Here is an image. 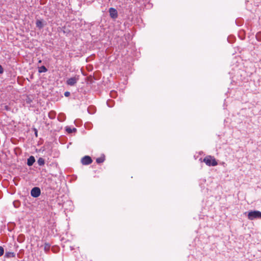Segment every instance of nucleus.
Instances as JSON below:
<instances>
[{
    "label": "nucleus",
    "mask_w": 261,
    "mask_h": 261,
    "mask_svg": "<svg viewBox=\"0 0 261 261\" xmlns=\"http://www.w3.org/2000/svg\"><path fill=\"white\" fill-rule=\"evenodd\" d=\"M247 214V218L250 220L255 219H261V212L257 210H250L248 212H245V215Z\"/></svg>",
    "instance_id": "f257e3e1"
},
{
    "label": "nucleus",
    "mask_w": 261,
    "mask_h": 261,
    "mask_svg": "<svg viewBox=\"0 0 261 261\" xmlns=\"http://www.w3.org/2000/svg\"><path fill=\"white\" fill-rule=\"evenodd\" d=\"M203 162L208 166H216L218 164L217 160L212 155H206L204 158Z\"/></svg>",
    "instance_id": "f03ea898"
},
{
    "label": "nucleus",
    "mask_w": 261,
    "mask_h": 261,
    "mask_svg": "<svg viewBox=\"0 0 261 261\" xmlns=\"http://www.w3.org/2000/svg\"><path fill=\"white\" fill-rule=\"evenodd\" d=\"M31 195L34 198H37L41 195V190L38 187L33 188L30 192Z\"/></svg>",
    "instance_id": "7ed1b4c3"
},
{
    "label": "nucleus",
    "mask_w": 261,
    "mask_h": 261,
    "mask_svg": "<svg viewBox=\"0 0 261 261\" xmlns=\"http://www.w3.org/2000/svg\"><path fill=\"white\" fill-rule=\"evenodd\" d=\"M81 162L83 165H89L92 163L93 160L90 156L85 155L81 159Z\"/></svg>",
    "instance_id": "20e7f679"
},
{
    "label": "nucleus",
    "mask_w": 261,
    "mask_h": 261,
    "mask_svg": "<svg viewBox=\"0 0 261 261\" xmlns=\"http://www.w3.org/2000/svg\"><path fill=\"white\" fill-rule=\"evenodd\" d=\"M110 17L113 19H116L118 17L117 10L114 8H110L108 11Z\"/></svg>",
    "instance_id": "39448f33"
},
{
    "label": "nucleus",
    "mask_w": 261,
    "mask_h": 261,
    "mask_svg": "<svg viewBox=\"0 0 261 261\" xmlns=\"http://www.w3.org/2000/svg\"><path fill=\"white\" fill-rule=\"evenodd\" d=\"M79 80V75H77V76L70 77L67 79V80L66 81V84L68 85L72 86H74L77 83Z\"/></svg>",
    "instance_id": "423d86ee"
},
{
    "label": "nucleus",
    "mask_w": 261,
    "mask_h": 261,
    "mask_svg": "<svg viewBox=\"0 0 261 261\" xmlns=\"http://www.w3.org/2000/svg\"><path fill=\"white\" fill-rule=\"evenodd\" d=\"M47 24L46 21L43 19H37L36 21V25L39 30H41L44 28V27Z\"/></svg>",
    "instance_id": "0eeeda50"
},
{
    "label": "nucleus",
    "mask_w": 261,
    "mask_h": 261,
    "mask_svg": "<svg viewBox=\"0 0 261 261\" xmlns=\"http://www.w3.org/2000/svg\"><path fill=\"white\" fill-rule=\"evenodd\" d=\"M36 160L34 156L31 155L27 159V165L28 166H32L35 162Z\"/></svg>",
    "instance_id": "6e6552de"
},
{
    "label": "nucleus",
    "mask_w": 261,
    "mask_h": 261,
    "mask_svg": "<svg viewBox=\"0 0 261 261\" xmlns=\"http://www.w3.org/2000/svg\"><path fill=\"white\" fill-rule=\"evenodd\" d=\"M88 112L90 114H93L96 111V107L93 105H91L87 109Z\"/></svg>",
    "instance_id": "1a4fd4ad"
},
{
    "label": "nucleus",
    "mask_w": 261,
    "mask_h": 261,
    "mask_svg": "<svg viewBox=\"0 0 261 261\" xmlns=\"http://www.w3.org/2000/svg\"><path fill=\"white\" fill-rule=\"evenodd\" d=\"M65 130L69 134H72L73 133H76L77 132V129L76 128L73 127L72 128L69 126H67L65 127Z\"/></svg>",
    "instance_id": "9d476101"
},
{
    "label": "nucleus",
    "mask_w": 261,
    "mask_h": 261,
    "mask_svg": "<svg viewBox=\"0 0 261 261\" xmlns=\"http://www.w3.org/2000/svg\"><path fill=\"white\" fill-rule=\"evenodd\" d=\"M106 160L105 155L104 154H102L100 157L96 159V162L98 164L102 163Z\"/></svg>",
    "instance_id": "9b49d317"
},
{
    "label": "nucleus",
    "mask_w": 261,
    "mask_h": 261,
    "mask_svg": "<svg viewBox=\"0 0 261 261\" xmlns=\"http://www.w3.org/2000/svg\"><path fill=\"white\" fill-rule=\"evenodd\" d=\"M25 235L21 233V234H19L18 236L17 237V241L19 243H23L25 241Z\"/></svg>",
    "instance_id": "f8f14e48"
},
{
    "label": "nucleus",
    "mask_w": 261,
    "mask_h": 261,
    "mask_svg": "<svg viewBox=\"0 0 261 261\" xmlns=\"http://www.w3.org/2000/svg\"><path fill=\"white\" fill-rule=\"evenodd\" d=\"M50 247H51V246H50V244L48 243H45L44 244V251L46 253H48L49 252V251H50Z\"/></svg>",
    "instance_id": "ddd939ff"
},
{
    "label": "nucleus",
    "mask_w": 261,
    "mask_h": 261,
    "mask_svg": "<svg viewBox=\"0 0 261 261\" xmlns=\"http://www.w3.org/2000/svg\"><path fill=\"white\" fill-rule=\"evenodd\" d=\"M4 256L6 258L15 257V253L13 252H6Z\"/></svg>",
    "instance_id": "4468645a"
},
{
    "label": "nucleus",
    "mask_w": 261,
    "mask_h": 261,
    "mask_svg": "<svg viewBox=\"0 0 261 261\" xmlns=\"http://www.w3.org/2000/svg\"><path fill=\"white\" fill-rule=\"evenodd\" d=\"M38 68L39 73L46 72L48 71L47 68L44 65L38 67Z\"/></svg>",
    "instance_id": "2eb2a0df"
},
{
    "label": "nucleus",
    "mask_w": 261,
    "mask_h": 261,
    "mask_svg": "<svg viewBox=\"0 0 261 261\" xmlns=\"http://www.w3.org/2000/svg\"><path fill=\"white\" fill-rule=\"evenodd\" d=\"M45 163V159L42 158L40 157L37 160V163L40 166H43Z\"/></svg>",
    "instance_id": "dca6fc26"
},
{
    "label": "nucleus",
    "mask_w": 261,
    "mask_h": 261,
    "mask_svg": "<svg viewBox=\"0 0 261 261\" xmlns=\"http://www.w3.org/2000/svg\"><path fill=\"white\" fill-rule=\"evenodd\" d=\"M51 251L53 253H57L60 251V247L57 245H54L51 247Z\"/></svg>",
    "instance_id": "f3484780"
},
{
    "label": "nucleus",
    "mask_w": 261,
    "mask_h": 261,
    "mask_svg": "<svg viewBox=\"0 0 261 261\" xmlns=\"http://www.w3.org/2000/svg\"><path fill=\"white\" fill-rule=\"evenodd\" d=\"M107 104L109 107L112 108L114 106L115 101L112 99H108Z\"/></svg>",
    "instance_id": "a211bd4d"
},
{
    "label": "nucleus",
    "mask_w": 261,
    "mask_h": 261,
    "mask_svg": "<svg viewBox=\"0 0 261 261\" xmlns=\"http://www.w3.org/2000/svg\"><path fill=\"white\" fill-rule=\"evenodd\" d=\"M65 116L63 114H60L58 117V119L60 122H63L65 120Z\"/></svg>",
    "instance_id": "6ab92c4d"
},
{
    "label": "nucleus",
    "mask_w": 261,
    "mask_h": 261,
    "mask_svg": "<svg viewBox=\"0 0 261 261\" xmlns=\"http://www.w3.org/2000/svg\"><path fill=\"white\" fill-rule=\"evenodd\" d=\"M48 117L49 118L53 119L56 117V112L54 111H51L48 113Z\"/></svg>",
    "instance_id": "aec40b11"
},
{
    "label": "nucleus",
    "mask_w": 261,
    "mask_h": 261,
    "mask_svg": "<svg viewBox=\"0 0 261 261\" xmlns=\"http://www.w3.org/2000/svg\"><path fill=\"white\" fill-rule=\"evenodd\" d=\"M13 204L15 208H18L20 205V202L18 200H14Z\"/></svg>",
    "instance_id": "412c9836"
},
{
    "label": "nucleus",
    "mask_w": 261,
    "mask_h": 261,
    "mask_svg": "<svg viewBox=\"0 0 261 261\" xmlns=\"http://www.w3.org/2000/svg\"><path fill=\"white\" fill-rule=\"evenodd\" d=\"M21 150L19 147H16L14 149V153L16 155L20 154Z\"/></svg>",
    "instance_id": "4be33fe9"
},
{
    "label": "nucleus",
    "mask_w": 261,
    "mask_h": 261,
    "mask_svg": "<svg viewBox=\"0 0 261 261\" xmlns=\"http://www.w3.org/2000/svg\"><path fill=\"white\" fill-rule=\"evenodd\" d=\"M255 37L257 41H261V32L257 33Z\"/></svg>",
    "instance_id": "5701e85b"
},
{
    "label": "nucleus",
    "mask_w": 261,
    "mask_h": 261,
    "mask_svg": "<svg viewBox=\"0 0 261 261\" xmlns=\"http://www.w3.org/2000/svg\"><path fill=\"white\" fill-rule=\"evenodd\" d=\"M25 102L28 104H31L33 102V99L29 96H27L25 99Z\"/></svg>",
    "instance_id": "b1692460"
},
{
    "label": "nucleus",
    "mask_w": 261,
    "mask_h": 261,
    "mask_svg": "<svg viewBox=\"0 0 261 261\" xmlns=\"http://www.w3.org/2000/svg\"><path fill=\"white\" fill-rule=\"evenodd\" d=\"M74 123L77 126H79L81 125L82 121L81 120H75L74 121Z\"/></svg>",
    "instance_id": "393cba45"
},
{
    "label": "nucleus",
    "mask_w": 261,
    "mask_h": 261,
    "mask_svg": "<svg viewBox=\"0 0 261 261\" xmlns=\"http://www.w3.org/2000/svg\"><path fill=\"white\" fill-rule=\"evenodd\" d=\"M5 252L4 248L0 246V257L4 255Z\"/></svg>",
    "instance_id": "a878e982"
},
{
    "label": "nucleus",
    "mask_w": 261,
    "mask_h": 261,
    "mask_svg": "<svg viewBox=\"0 0 261 261\" xmlns=\"http://www.w3.org/2000/svg\"><path fill=\"white\" fill-rule=\"evenodd\" d=\"M117 92L115 91H112L110 93L111 97H114L115 95H116Z\"/></svg>",
    "instance_id": "bb28decb"
},
{
    "label": "nucleus",
    "mask_w": 261,
    "mask_h": 261,
    "mask_svg": "<svg viewBox=\"0 0 261 261\" xmlns=\"http://www.w3.org/2000/svg\"><path fill=\"white\" fill-rule=\"evenodd\" d=\"M34 132L35 135L36 137H38V130L37 128L34 127L32 128Z\"/></svg>",
    "instance_id": "cd10ccee"
},
{
    "label": "nucleus",
    "mask_w": 261,
    "mask_h": 261,
    "mask_svg": "<svg viewBox=\"0 0 261 261\" xmlns=\"http://www.w3.org/2000/svg\"><path fill=\"white\" fill-rule=\"evenodd\" d=\"M4 109L6 111H10L11 108L8 105H5L4 107Z\"/></svg>",
    "instance_id": "c85d7f7f"
},
{
    "label": "nucleus",
    "mask_w": 261,
    "mask_h": 261,
    "mask_svg": "<svg viewBox=\"0 0 261 261\" xmlns=\"http://www.w3.org/2000/svg\"><path fill=\"white\" fill-rule=\"evenodd\" d=\"M4 72V69L3 66L0 64V74H2Z\"/></svg>",
    "instance_id": "c756f323"
},
{
    "label": "nucleus",
    "mask_w": 261,
    "mask_h": 261,
    "mask_svg": "<svg viewBox=\"0 0 261 261\" xmlns=\"http://www.w3.org/2000/svg\"><path fill=\"white\" fill-rule=\"evenodd\" d=\"M70 95V93L69 91H66L64 92V96L65 97H69Z\"/></svg>",
    "instance_id": "7c9ffc66"
},
{
    "label": "nucleus",
    "mask_w": 261,
    "mask_h": 261,
    "mask_svg": "<svg viewBox=\"0 0 261 261\" xmlns=\"http://www.w3.org/2000/svg\"><path fill=\"white\" fill-rule=\"evenodd\" d=\"M234 39H235V38H232V40H230V37H228V42H230V43H233V42H234Z\"/></svg>",
    "instance_id": "2f4dec72"
},
{
    "label": "nucleus",
    "mask_w": 261,
    "mask_h": 261,
    "mask_svg": "<svg viewBox=\"0 0 261 261\" xmlns=\"http://www.w3.org/2000/svg\"><path fill=\"white\" fill-rule=\"evenodd\" d=\"M21 77L20 76H18L17 78V82L19 84H21V83H20V82H19V80H20Z\"/></svg>",
    "instance_id": "473e14b6"
},
{
    "label": "nucleus",
    "mask_w": 261,
    "mask_h": 261,
    "mask_svg": "<svg viewBox=\"0 0 261 261\" xmlns=\"http://www.w3.org/2000/svg\"><path fill=\"white\" fill-rule=\"evenodd\" d=\"M42 62V61L41 60H40L39 61H38V63H41Z\"/></svg>",
    "instance_id": "72a5a7b5"
},
{
    "label": "nucleus",
    "mask_w": 261,
    "mask_h": 261,
    "mask_svg": "<svg viewBox=\"0 0 261 261\" xmlns=\"http://www.w3.org/2000/svg\"><path fill=\"white\" fill-rule=\"evenodd\" d=\"M17 255H18V257L20 258V256H19V253L17 254Z\"/></svg>",
    "instance_id": "f704fd0d"
},
{
    "label": "nucleus",
    "mask_w": 261,
    "mask_h": 261,
    "mask_svg": "<svg viewBox=\"0 0 261 261\" xmlns=\"http://www.w3.org/2000/svg\"><path fill=\"white\" fill-rule=\"evenodd\" d=\"M245 39V37H244L243 38H241V39H242V40H243V39Z\"/></svg>",
    "instance_id": "c9c22d12"
},
{
    "label": "nucleus",
    "mask_w": 261,
    "mask_h": 261,
    "mask_svg": "<svg viewBox=\"0 0 261 261\" xmlns=\"http://www.w3.org/2000/svg\"><path fill=\"white\" fill-rule=\"evenodd\" d=\"M71 248V250H72L73 249V248H72L71 247H70Z\"/></svg>",
    "instance_id": "e433bc0d"
},
{
    "label": "nucleus",
    "mask_w": 261,
    "mask_h": 261,
    "mask_svg": "<svg viewBox=\"0 0 261 261\" xmlns=\"http://www.w3.org/2000/svg\"><path fill=\"white\" fill-rule=\"evenodd\" d=\"M64 33H66V32L65 31H63Z\"/></svg>",
    "instance_id": "4c0bfd02"
},
{
    "label": "nucleus",
    "mask_w": 261,
    "mask_h": 261,
    "mask_svg": "<svg viewBox=\"0 0 261 261\" xmlns=\"http://www.w3.org/2000/svg\"><path fill=\"white\" fill-rule=\"evenodd\" d=\"M15 185H17V184L15 182Z\"/></svg>",
    "instance_id": "58836bf2"
}]
</instances>
